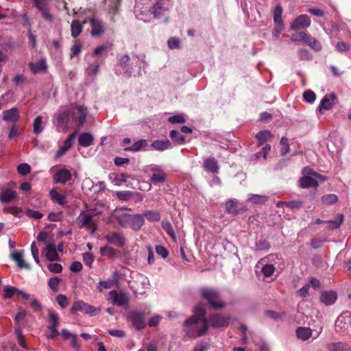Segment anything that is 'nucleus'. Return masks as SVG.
<instances>
[{
	"instance_id": "obj_1",
	"label": "nucleus",
	"mask_w": 351,
	"mask_h": 351,
	"mask_svg": "<svg viewBox=\"0 0 351 351\" xmlns=\"http://www.w3.org/2000/svg\"><path fill=\"white\" fill-rule=\"evenodd\" d=\"M205 314L203 306L198 305L195 307L193 315L184 323V330L186 336L197 338L206 333L208 325Z\"/></svg>"
},
{
	"instance_id": "obj_2",
	"label": "nucleus",
	"mask_w": 351,
	"mask_h": 351,
	"mask_svg": "<svg viewBox=\"0 0 351 351\" xmlns=\"http://www.w3.org/2000/svg\"><path fill=\"white\" fill-rule=\"evenodd\" d=\"M116 219L123 228H130L138 230L144 223V219L140 214L130 215L122 210H118L115 214Z\"/></svg>"
},
{
	"instance_id": "obj_3",
	"label": "nucleus",
	"mask_w": 351,
	"mask_h": 351,
	"mask_svg": "<svg viewBox=\"0 0 351 351\" xmlns=\"http://www.w3.org/2000/svg\"><path fill=\"white\" fill-rule=\"evenodd\" d=\"M303 177L299 182L300 187L303 189L316 187L318 185V180H324L323 176L314 172L311 169L305 167L302 170Z\"/></svg>"
},
{
	"instance_id": "obj_4",
	"label": "nucleus",
	"mask_w": 351,
	"mask_h": 351,
	"mask_svg": "<svg viewBox=\"0 0 351 351\" xmlns=\"http://www.w3.org/2000/svg\"><path fill=\"white\" fill-rule=\"evenodd\" d=\"M95 215V212L92 210L82 212L77 218L79 227L86 228L90 230L91 233L95 232L97 228V222L93 219Z\"/></svg>"
},
{
	"instance_id": "obj_5",
	"label": "nucleus",
	"mask_w": 351,
	"mask_h": 351,
	"mask_svg": "<svg viewBox=\"0 0 351 351\" xmlns=\"http://www.w3.org/2000/svg\"><path fill=\"white\" fill-rule=\"evenodd\" d=\"M56 125L59 130H66L69 125L72 123L70 106L60 109L55 115Z\"/></svg>"
},
{
	"instance_id": "obj_6",
	"label": "nucleus",
	"mask_w": 351,
	"mask_h": 351,
	"mask_svg": "<svg viewBox=\"0 0 351 351\" xmlns=\"http://www.w3.org/2000/svg\"><path fill=\"white\" fill-rule=\"evenodd\" d=\"M71 119L72 123L81 127L85 122L87 116V108L84 106H70Z\"/></svg>"
},
{
	"instance_id": "obj_7",
	"label": "nucleus",
	"mask_w": 351,
	"mask_h": 351,
	"mask_svg": "<svg viewBox=\"0 0 351 351\" xmlns=\"http://www.w3.org/2000/svg\"><path fill=\"white\" fill-rule=\"evenodd\" d=\"M201 293L212 307L219 308L224 306V303L220 300L219 293L216 290L204 288Z\"/></svg>"
},
{
	"instance_id": "obj_8",
	"label": "nucleus",
	"mask_w": 351,
	"mask_h": 351,
	"mask_svg": "<svg viewBox=\"0 0 351 351\" xmlns=\"http://www.w3.org/2000/svg\"><path fill=\"white\" fill-rule=\"evenodd\" d=\"M108 300L119 306H127L129 301L128 294L125 292H118L112 290L110 291Z\"/></svg>"
},
{
	"instance_id": "obj_9",
	"label": "nucleus",
	"mask_w": 351,
	"mask_h": 351,
	"mask_svg": "<svg viewBox=\"0 0 351 351\" xmlns=\"http://www.w3.org/2000/svg\"><path fill=\"white\" fill-rule=\"evenodd\" d=\"M128 319L134 328L139 330L145 327V314L138 311H134L129 313Z\"/></svg>"
},
{
	"instance_id": "obj_10",
	"label": "nucleus",
	"mask_w": 351,
	"mask_h": 351,
	"mask_svg": "<svg viewBox=\"0 0 351 351\" xmlns=\"http://www.w3.org/2000/svg\"><path fill=\"white\" fill-rule=\"evenodd\" d=\"M149 171L152 173L149 180L152 184H156L165 182L167 174L160 167L156 165H151Z\"/></svg>"
},
{
	"instance_id": "obj_11",
	"label": "nucleus",
	"mask_w": 351,
	"mask_h": 351,
	"mask_svg": "<svg viewBox=\"0 0 351 351\" xmlns=\"http://www.w3.org/2000/svg\"><path fill=\"white\" fill-rule=\"evenodd\" d=\"M49 318L50 325L48 326V328L50 332L47 335V337L51 339H54L59 335V332L57 330V328L59 326V316L55 311L49 310Z\"/></svg>"
},
{
	"instance_id": "obj_12",
	"label": "nucleus",
	"mask_w": 351,
	"mask_h": 351,
	"mask_svg": "<svg viewBox=\"0 0 351 351\" xmlns=\"http://www.w3.org/2000/svg\"><path fill=\"white\" fill-rule=\"evenodd\" d=\"M71 311L73 313H75L77 311H82L84 313L90 314V315H95L99 311V309H97L94 306H90V304L85 303L82 300H80L75 302L73 304Z\"/></svg>"
},
{
	"instance_id": "obj_13",
	"label": "nucleus",
	"mask_w": 351,
	"mask_h": 351,
	"mask_svg": "<svg viewBox=\"0 0 351 351\" xmlns=\"http://www.w3.org/2000/svg\"><path fill=\"white\" fill-rule=\"evenodd\" d=\"M106 240L119 247H123L125 244V239L123 235L117 232H109L105 235Z\"/></svg>"
},
{
	"instance_id": "obj_14",
	"label": "nucleus",
	"mask_w": 351,
	"mask_h": 351,
	"mask_svg": "<svg viewBox=\"0 0 351 351\" xmlns=\"http://www.w3.org/2000/svg\"><path fill=\"white\" fill-rule=\"evenodd\" d=\"M311 21L310 18L306 14H302L298 16L291 25L293 30H299L306 29L311 25Z\"/></svg>"
},
{
	"instance_id": "obj_15",
	"label": "nucleus",
	"mask_w": 351,
	"mask_h": 351,
	"mask_svg": "<svg viewBox=\"0 0 351 351\" xmlns=\"http://www.w3.org/2000/svg\"><path fill=\"white\" fill-rule=\"evenodd\" d=\"M230 317L220 315L214 314L209 319L210 324L214 328L226 327L230 323Z\"/></svg>"
},
{
	"instance_id": "obj_16",
	"label": "nucleus",
	"mask_w": 351,
	"mask_h": 351,
	"mask_svg": "<svg viewBox=\"0 0 351 351\" xmlns=\"http://www.w3.org/2000/svg\"><path fill=\"white\" fill-rule=\"evenodd\" d=\"M336 99V95L334 93L327 94L321 100V102L318 106V111L322 113V110H331L335 104V100Z\"/></svg>"
},
{
	"instance_id": "obj_17",
	"label": "nucleus",
	"mask_w": 351,
	"mask_h": 351,
	"mask_svg": "<svg viewBox=\"0 0 351 351\" xmlns=\"http://www.w3.org/2000/svg\"><path fill=\"white\" fill-rule=\"evenodd\" d=\"M72 178L71 171L65 168L60 169L54 175L53 179L56 183L64 184Z\"/></svg>"
},
{
	"instance_id": "obj_18",
	"label": "nucleus",
	"mask_w": 351,
	"mask_h": 351,
	"mask_svg": "<svg viewBox=\"0 0 351 351\" xmlns=\"http://www.w3.org/2000/svg\"><path fill=\"white\" fill-rule=\"evenodd\" d=\"M23 251H14L10 254L11 258L15 261L19 268L29 269V265L23 260Z\"/></svg>"
},
{
	"instance_id": "obj_19",
	"label": "nucleus",
	"mask_w": 351,
	"mask_h": 351,
	"mask_svg": "<svg viewBox=\"0 0 351 351\" xmlns=\"http://www.w3.org/2000/svg\"><path fill=\"white\" fill-rule=\"evenodd\" d=\"M90 22L93 28L91 31L92 36H100L104 33V25L100 20L93 18Z\"/></svg>"
},
{
	"instance_id": "obj_20",
	"label": "nucleus",
	"mask_w": 351,
	"mask_h": 351,
	"mask_svg": "<svg viewBox=\"0 0 351 351\" xmlns=\"http://www.w3.org/2000/svg\"><path fill=\"white\" fill-rule=\"evenodd\" d=\"M19 119V112L17 108H12L3 112V119L10 122H16Z\"/></svg>"
},
{
	"instance_id": "obj_21",
	"label": "nucleus",
	"mask_w": 351,
	"mask_h": 351,
	"mask_svg": "<svg viewBox=\"0 0 351 351\" xmlns=\"http://www.w3.org/2000/svg\"><path fill=\"white\" fill-rule=\"evenodd\" d=\"M328 351H351V347L343 342H335L327 345Z\"/></svg>"
},
{
	"instance_id": "obj_22",
	"label": "nucleus",
	"mask_w": 351,
	"mask_h": 351,
	"mask_svg": "<svg viewBox=\"0 0 351 351\" xmlns=\"http://www.w3.org/2000/svg\"><path fill=\"white\" fill-rule=\"evenodd\" d=\"M337 300V293L335 291H324L321 295V301L326 305H331Z\"/></svg>"
},
{
	"instance_id": "obj_23",
	"label": "nucleus",
	"mask_w": 351,
	"mask_h": 351,
	"mask_svg": "<svg viewBox=\"0 0 351 351\" xmlns=\"http://www.w3.org/2000/svg\"><path fill=\"white\" fill-rule=\"evenodd\" d=\"M204 167L206 171L213 173H218L219 166L217 161L214 158H209L205 160Z\"/></svg>"
},
{
	"instance_id": "obj_24",
	"label": "nucleus",
	"mask_w": 351,
	"mask_h": 351,
	"mask_svg": "<svg viewBox=\"0 0 351 351\" xmlns=\"http://www.w3.org/2000/svg\"><path fill=\"white\" fill-rule=\"evenodd\" d=\"M46 257L49 261H56L58 258V254L56 248V245L53 243H47L45 247Z\"/></svg>"
},
{
	"instance_id": "obj_25",
	"label": "nucleus",
	"mask_w": 351,
	"mask_h": 351,
	"mask_svg": "<svg viewBox=\"0 0 351 351\" xmlns=\"http://www.w3.org/2000/svg\"><path fill=\"white\" fill-rule=\"evenodd\" d=\"M100 254L104 256H108L109 258L119 257L121 256L120 252L108 245H106L100 249Z\"/></svg>"
},
{
	"instance_id": "obj_26",
	"label": "nucleus",
	"mask_w": 351,
	"mask_h": 351,
	"mask_svg": "<svg viewBox=\"0 0 351 351\" xmlns=\"http://www.w3.org/2000/svg\"><path fill=\"white\" fill-rule=\"evenodd\" d=\"M4 291H5L6 298H10L12 295H14V294L21 295L23 297V298H24L25 300H29L30 298L28 294H27V293H24L23 291H22L19 289H17L16 288L13 287H6L4 289Z\"/></svg>"
},
{
	"instance_id": "obj_27",
	"label": "nucleus",
	"mask_w": 351,
	"mask_h": 351,
	"mask_svg": "<svg viewBox=\"0 0 351 351\" xmlns=\"http://www.w3.org/2000/svg\"><path fill=\"white\" fill-rule=\"evenodd\" d=\"M296 335L298 339L302 341L308 340L313 336L312 330L307 327H299L296 330Z\"/></svg>"
},
{
	"instance_id": "obj_28",
	"label": "nucleus",
	"mask_w": 351,
	"mask_h": 351,
	"mask_svg": "<svg viewBox=\"0 0 351 351\" xmlns=\"http://www.w3.org/2000/svg\"><path fill=\"white\" fill-rule=\"evenodd\" d=\"M47 122V120L41 117L38 116L34 120L33 123V131L35 134H40L45 128V123Z\"/></svg>"
},
{
	"instance_id": "obj_29",
	"label": "nucleus",
	"mask_w": 351,
	"mask_h": 351,
	"mask_svg": "<svg viewBox=\"0 0 351 351\" xmlns=\"http://www.w3.org/2000/svg\"><path fill=\"white\" fill-rule=\"evenodd\" d=\"M49 195L51 200L59 205H64L66 203V195L59 193L55 189L50 191Z\"/></svg>"
},
{
	"instance_id": "obj_30",
	"label": "nucleus",
	"mask_w": 351,
	"mask_h": 351,
	"mask_svg": "<svg viewBox=\"0 0 351 351\" xmlns=\"http://www.w3.org/2000/svg\"><path fill=\"white\" fill-rule=\"evenodd\" d=\"M29 68L34 73L45 71L47 69L46 60L41 59L37 62H31Z\"/></svg>"
},
{
	"instance_id": "obj_31",
	"label": "nucleus",
	"mask_w": 351,
	"mask_h": 351,
	"mask_svg": "<svg viewBox=\"0 0 351 351\" xmlns=\"http://www.w3.org/2000/svg\"><path fill=\"white\" fill-rule=\"evenodd\" d=\"M16 198V192L10 190L6 189L2 191L0 194V201L3 203H8L12 201L13 199Z\"/></svg>"
},
{
	"instance_id": "obj_32",
	"label": "nucleus",
	"mask_w": 351,
	"mask_h": 351,
	"mask_svg": "<svg viewBox=\"0 0 351 351\" xmlns=\"http://www.w3.org/2000/svg\"><path fill=\"white\" fill-rule=\"evenodd\" d=\"M152 147L158 151H164L171 147V143L169 140H156L152 143Z\"/></svg>"
},
{
	"instance_id": "obj_33",
	"label": "nucleus",
	"mask_w": 351,
	"mask_h": 351,
	"mask_svg": "<svg viewBox=\"0 0 351 351\" xmlns=\"http://www.w3.org/2000/svg\"><path fill=\"white\" fill-rule=\"evenodd\" d=\"M304 38V43L310 46L315 51H320L322 49V45L317 39L307 33Z\"/></svg>"
},
{
	"instance_id": "obj_34",
	"label": "nucleus",
	"mask_w": 351,
	"mask_h": 351,
	"mask_svg": "<svg viewBox=\"0 0 351 351\" xmlns=\"http://www.w3.org/2000/svg\"><path fill=\"white\" fill-rule=\"evenodd\" d=\"M93 137L90 133H82L78 137V143L83 147H88L92 145Z\"/></svg>"
},
{
	"instance_id": "obj_35",
	"label": "nucleus",
	"mask_w": 351,
	"mask_h": 351,
	"mask_svg": "<svg viewBox=\"0 0 351 351\" xmlns=\"http://www.w3.org/2000/svg\"><path fill=\"white\" fill-rule=\"evenodd\" d=\"M147 146V141L145 139H141L136 141L132 145L125 148V151L138 152L145 149Z\"/></svg>"
},
{
	"instance_id": "obj_36",
	"label": "nucleus",
	"mask_w": 351,
	"mask_h": 351,
	"mask_svg": "<svg viewBox=\"0 0 351 351\" xmlns=\"http://www.w3.org/2000/svg\"><path fill=\"white\" fill-rule=\"evenodd\" d=\"M268 199L265 195H259L256 194H250L248 195L247 201L254 204H263Z\"/></svg>"
},
{
	"instance_id": "obj_37",
	"label": "nucleus",
	"mask_w": 351,
	"mask_h": 351,
	"mask_svg": "<svg viewBox=\"0 0 351 351\" xmlns=\"http://www.w3.org/2000/svg\"><path fill=\"white\" fill-rule=\"evenodd\" d=\"M141 215L143 219L145 217L147 220L150 222L158 221L160 219V215L159 212L156 210H147Z\"/></svg>"
},
{
	"instance_id": "obj_38",
	"label": "nucleus",
	"mask_w": 351,
	"mask_h": 351,
	"mask_svg": "<svg viewBox=\"0 0 351 351\" xmlns=\"http://www.w3.org/2000/svg\"><path fill=\"white\" fill-rule=\"evenodd\" d=\"M261 265V270L263 274L265 277H270L273 275L275 267L271 264H265L263 265L262 262H259L256 265L257 267H259Z\"/></svg>"
},
{
	"instance_id": "obj_39",
	"label": "nucleus",
	"mask_w": 351,
	"mask_h": 351,
	"mask_svg": "<svg viewBox=\"0 0 351 351\" xmlns=\"http://www.w3.org/2000/svg\"><path fill=\"white\" fill-rule=\"evenodd\" d=\"M271 138V134L269 130L261 131L256 134V138L258 139V145L259 146L263 145L266 141H267Z\"/></svg>"
},
{
	"instance_id": "obj_40",
	"label": "nucleus",
	"mask_w": 351,
	"mask_h": 351,
	"mask_svg": "<svg viewBox=\"0 0 351 351\" xmlns=\"http://www.w3.org/2000/svg\"><path fill=\"white\" fill-rule=\"evenodd\" d=\"M82 30V25L77 20H74L71 25V35L73 37H77Z\"/></svg>"
},
{
	"instance_id": "obj_41",
	"label": "nucleus",
	"mask_w": 351,
	"mask_h": 351,
	"mask_svg": "<svg viewBox=\"0 0 351 351\" xmlns=\"http://www.w3.org/2000/svg\"><path fill=\"white\" fill-rule=\"evenodd\" d=\"M105 4H108V10L110 13L116 14L119 10L120 0H104Z\"/></svg>"
},
{
	"instance_id": "obj_42",
	"label": "nucleus",
	"mask_w": 351,
	"mask_h": 351,
	"mask_svg": "<svg viewBox=\"0 0 351 351\" xmlns=\"http://www.w3.org/2000/svg\"><path fill=\"white\" fill-rule=\"evenodd\" d=\"M343 215L342 214H339L337 217L334 220H330L327 221L328 223V228L330 229H336L338 228L343 222Z\"/></svg>"
},
{
	"instance_id": "obj_43",
	"label": "nucleus",
	"mask_w": 351,
	"mask_h": 351,
	"mask_svg": "<svg viewBox=\"0 0 351 351\" xmlns=\"http://www.w3.org/2000/svg\"><path fill=\"white\" fill-rule=\"evenodd\" d=\"M162 229L173 239L176 240V234L171 224L167 221H163L161 223Z\"/></svg>"
},
{
	"instance_id": "obj_44",
	"label": "nucleus",
	"mask_w": 351,
	"mask_h": 351,
	"mask_svg": "<svg viewBox=\"0 0 351 351\" xmlns=\"http://www.w3.org/2000/svg\"><path fill=\"white\" fill-rule=\"evenodd\" d=\"M282 9L280 5L276 7L274 12V20L275 23L283 24L282 20Z\"/></svg>"
},
{
	"instance_id": "obj_45",
	"label": "nucleus",
	"mask_w": 351,
	"mask_h": 351,
	"mask_svg": "<svg viewBox=\"0 0 351 351\" xmlns=\"http://www.w3.org/2000/svg\"><path fill=\"white\" fill-rule=\"evenodd\" d=\"M226 209L228 213H237L238 210L237 203L234 200H229L226 204Z\"/></svg>"
},
{
	"instance_id": "obj_46",
	"label": "nucleus",
	"mask_w": 351,
	"mask_h": 351,
	"mask_svg": "<svg viewBox=\"0 0 351 351\" xmlns=\"http://www.w3.org/2000/svg\"><path fill=\"white\" fill-rule=\"evenodd\" d=\"M168 121L171 123L175 124V123H185L186 119H185L183 114H177V115H174V116L169 117Z\"/></svg>"
},
{
	"instance_id": "obj_47",
	"label": "nucleus",
	"mask_w": 351,
	"mask_h": 351,
	"mask_svg": "<svg viewBox=\"0 0 351 351\" xmlns=\"http://www.w3.org/2000/svg\"><path fill=\"white\" fill-rule=\"evenodd\" d=\"M61 335L64 339H71L72 344L73 347H75L77 343L76 336L71 334L68 330L64 329L62 330Z\"/></svg>"
},
{
	"instance_id": "obj_48",
	"label": "nucleus",
	"mask_w": 351,
	"mask_h": 351,
	"mask_svg": "<svg viewBox=\"0 0 351 351\" xmlns=\"http://www.w3.org/2000/svg\"><path fill=\"white\" fill-rule=\"evenodd\" d=\"M303 98L308 103H313L316 99V95L314 92L308 90L304 92Z\"/></svg>"
},
{
	"instance_id": "obj_49",
	"label": "nucleus",
	"mask_w": 351,
	"mask_h": 351,
	"mask_svg": "<svg viewBox=\"0 0 351 351\" xmlns=\"http://www.w3.org/2000/svg\"><path fill=\"white\" fill-rule=\"evenodd\" d=\"M31 252H32V255L33 258L34 259L35 262L37 264H40L39 250H38V247L36 246V244L34 241L31 245Z\"/></svg>"
},
{
	"instance_id": "obj_50",
	"label": "nucleus",
	"mask_w": 351,
	"mask_h": 351,
	"mask_svg": "<svg viewBox=\"0 0 351 351\" xmlns=\"http://www.w3.org/2000/svg\"><path fill=\"white\" fill-rule=\"evenodd\" d=\"M17 170L19 174L25 176L30 172L31 167L27 163H21L18 166Z\"/></svg>"
},
{
	"instance_id": "obj_51",
	"label": "nucleus",
	"mask_w": 351,
	"mask_h": 351,
	"mask_svg": "<svg viewBox=\"0 0 351 351\" xmlns=\"http://www.w3.org/2000/svg\"><path fill=\"white\" fill-rule=\"evenodd\" d=\"M60 283V279L57 277L51 278L48 282V285L53 291H57Z\"/></svg>"
},
{
	"instance_id": "obj_52",
	"label": "nucleus",
	"mask_w": 351,
	"mask_h": 351,
	"mask_svg": "<svg viewBox=\"0 0 351 351\" xmlns=\"http://www.w3.org/2000/svg\"><path fill=\"white\" fill-rule=\"evenodd\" d=\"M280 145H282L281 148V154L285 155L287 154L289 151V145L288 143V139L285 137H282L280 140Z\"/></svg>"
},
{
	"instance_id": "obj_53",
	"label": "nucleus",
	"mask_w": 351,
	"mask_h": 351,
	"mask_svg": "<svg viewBox=\"0 0 351 351\" xmlns=\"http://www.w3.org/2000/svg\"><path fill=\"white\" fill-rule=\"evenodd\" d=\"M337 200V197L334 194H328L323 196L322 202L325 204H331L336 202Z\"/></svg>"
},
{
	"instance_id": "obj_54",
	"label": "nucleus",
	"mask_w": 351,
	"mask_h": 351,
	"mask_svg": "<svg viewBox=\"0 0 351 351\" xmlns=\"http://www.w3.org/2000/svg\"><path fill=\"white\" fill-rule=\"evenodd\" d=\"M128 176L124 173L117 174L114 178V182L117 185H121L127 182Z\"/></svg>"
},
{
	"instance_id": "obj_55",
	"label": "nucleus",
	"mask_w": 351,
	"mask_h": 351,
	"mask_svg": "<svg viewBox=\"0 0 351 351\" xmlns=\"http://www.w3.org/2000/svg\"><path fill=\"white\" fill-rule=\"evenodd\" d=\"M170 137L178 143H183L185 140V137L182 135H180L176 130H171L170 132Z\"/></svg>"
},
{
	"instance_id": "obj_56",
	"label": "nucleus",
	"mask_w": 351,
	"mask_h": 351,
	"mask_svg": "<svg viewBox=\"0 0 351 351\" xmlns=\"http://www.w3.org/2000/svg\"><path fill=\"white\" fill-rule=\"evenodd\" d=\"M48 269L53 273L58 274L62 270V267L59 263H50L47 266Z\"/></svg>"
},
{
	"instance_id": "obj_57",
	"label": "nucleus",
	"mask_w": 351,
	"mask_h": 351,
	"mask_svg": "<svg viewBox=\"0 0 351 351\" xmlns=\"http://www.w3.org/2000/svg\"><path fill=\"white\" fill-rule=\"evenodd\" d=\"M83 261L86 265L91 267L94 261V257L90 253L86 252L83 254Z\"/></svg>"
},
{
	"instance_id": "obj_58",
	"label": "nucleus",
	"mask_w": 351,
	"mask_h": 351,
	"mask_svg": "<svg viewBox=\"0 0 351 351\" xmlns=\"http://www.w3.org/2000/svg\"><path fill=\"white\" fill-rule=\"evenodd\" d=\"M113 282L112 280H101L99 282L98 289L102 291L104 289H110L112 287Z\"/></svg>"
},
{
	"instance_id": "obj_59",
	"label": "nucleus",
	"mask_w": 351,
	"mask_h": 351,
	"mask_svg": "<svg viewBox=\"0 0 351 351\" xmlns=\"http://www.w3.org/2000/svg\"><path fill=\"white\" fill-rule=\"evenodd\" d=\"M168 47L170 49H176L180 47V39L176 37H172L168 40Z\"/></svg>"
},
{
	"instance_id": "obj_60",
	"label": "nucleus",
	"mask_w": 351,
	"mask_h": 351,
	"mask_svg": "<svg viewBox=\"0 0 351 351\" xmlns=\"http://www.w3.org/2000/svg\"><path fill=\"white\" fill-rule=\"evenodd\" d=\"M86 71L88 75H96L99 73V64L97 63L90 64Z\"/></svg>"
},
{
	"instance_id": "obj_61",
	"label": "nucleus",
	"mask_w": 351,
	"mask_h": 351,
	"mask_svg": "<svg viewBox=\"0 0 351 351\" xmlns=\"http://www.w3.org/2000/svg\"><path fill=\"white\" fill-rule=\"evenodd\" d=\"M42 14V16L47 21H51L53 19V16L49 12V9L48 7L43 8L38 10Z\"/></svg>"
},
{
	"instance_id": "obj_62",
	"label": "nucleus",
	"mask_w": 351,
	"mask_h": 351,
	"mask_svg": "<svg viewBox=\"0 0 351 351\" xmlns=\"http://www.w3.org/2000/svg\"><path fill=\"white\" fill-rule=\"evenodd\" d=\"M77 135V133L76 132H74L73 134H71L68 138L64 142V144L62 146H64V147L69 150V148L72 146L73 145V140L75 139V136Z\"/></svg>"
},
{
	"instance_id": "obj_63",
	"label": "nucleus",
	"mask_w": 351,
	"mask_h": 351,
	"mask_svg": "<svg viewBox=\"0 0 351 351\" xmlns=\"http://www.w3.org/2000/svg\"><path fill=\"white\" fill-rule=\"evenodd\" d=\"M56 301L62 308H65L69 304L67 298L64 295L62 294L57 296Z\"/></svg>"
},
{
	"instance_id": "obj_64",
	"label": "nucleus",
	"mask_w": 351,
	"mask_h": 351,
	"mask_svg": "<svg viewBox=\"0 0 351 351\" xmlns=\"http://www.w3.org/2000/svg\"><path fill=\"white\" fill-rule=\"evenodd\" d=\"M335 47L336 49L339 52H346L350 49V46L343 41L338 42Z\"/></svg>"
}]
</instances>
